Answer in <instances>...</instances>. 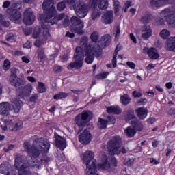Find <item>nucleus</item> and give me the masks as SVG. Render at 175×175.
<instances>
[{"label":"nucleus","mask_w":175,"mask_h":175,"mask_svg":"<svg viewBox=\"0 0 175 175\" xmlns=\"http://www.w3.org/2000/svg\"><path fill=\"white\" fill-rule=\"evenodd\" d=\"M51 159L47 154L44 155L40 160L36 161H26L23 155H17L15 157V167L18 170V175H34L31 171L32 167L40 169L43 165L47 166Z\"/></svg>","instance_id":"nucleus-1"},{"label":"nucleus","mask_w":175,"mask_h":175,"mask_svg":"<svg viewBox=\"0 0 175 175\" xmlns=\"http://www.w3.org/2000/svg\"><path fill=\"white\" fill-rule=\"evenodd\" d=\"M23 148L31 158L36 159L40 157V154H47L50 150V142L45 138H36L33 142V145L29 142H24Z\"/></svg>","instance_id":"nucleus-2"},{"label":"nucleus","mask_w":175,"mask_h":175,"mask_svg":"<svg viewBox=\"0 0 175 175\" xmlns=\"http://www.w3.org/2000/svg\"><path fill=\"white\" fill-rule=\"evenodd\" d=\"M42 9L45 14H40L38 17L39 21H42V23H48L51 25H54L65 17V13L57 15V8L54 6V3L50 0L44 1Z\"/></svg>","instance_id":"nucleus-3"},{"label":"nucleus","mask_w":175,"mask_h":175,"mask_svg":"<svg viewBox=\"0 0 175 175\" xmlns=\"http://www.w3.org/2000/svg\"><path fill=\"white\" fill-rule=\"evenodd\" d=\"M80 44L81 46H77L74 54V62H71L67 66L68 70H72V69H80L83 68L84 64V51L85 49L91 50L95 49L92 45L88 44V37H83L81 40Z\"/></svg>","instance_id":"nucleus-4"},{"label":"nucleus","mask_w":175,"mask_h":175,"mask_svg":"<svg viewBox=\"0 0 175 175\" xmlns=\"http://www.w3.org/2000/svg\"><path fill=\"white\" fill-rule=\"evenodd\" d=\"M107 150L111 155H120V154H126V148H121V137L113 136L107 143Z\"/></svg>","instance_id":"nucleus-5"},{"label":"nucleus","mask_w":175,"mask_h":175,"mask_svg":"<svg viewBox=\"0 0 175 175\" xmlns=\"http://www.w3.org/2000/svg\"><path fill=\"white\" fill-rule=\"evenodd\" d=\"M92 120V113L90 111H83L75 116V122L79 128H84Z\"/></svg>","instance_id":"nucleus-6"},{"label":"nucleus","mask_w":175,"mask_h":175,"mask_svg":"<svg viewBox=\"0 0 175 175\" xmlns=\"http://www.w3.org/2000/svg\"><path fill=\"white\" fill-rule=\"evenodd\" d=\"M98 163L97 167L98 170H107L110 167V163H109V159L105 152H100L98 156Z\"/></svg>","instance_id":"nucleus-7"},{"label":"nucleus","mask_w":175,"mask_h":175,"mask_svg":"<svg viewBox=\"0 0 175 175\" xmlns=\"http://www.w3.org/2000/svg\"><path fill=\"white\" fill-rule=\"evenodd\" d=\"M10 83L14 87H21V85H24V84H25V79H24V78L17 77V72L14 70L11 71Z\"/></svg>","instance_id":"nucleus-8"},{"label":"nucleus","mask_w":175,"mask_h":175,"mask_svg":"<svg viewBox=\"0 0 175 175\" xmlns=\"http://www.w3.org/2000/svg\"><path fill=\"white\" fill-rule=\"evenodd\" d=\"M79 142L81 144L84 146H88L92 140V134L87 130L85 129L80 135L78 136Z\"/></svg>","instance_id":"nucleus-9"},{"label":"nucleus","mask_w":175,"mask_h":175,"mask_svg":"<svg viewBox=\"0 0 175 175\" xmlns=\"http://www.w3.org/2000/svg\"><path fill=\"white\" fill-rule=\"evenodd\" d=\"M23 23L26 25H32L35 23L36 17L32 12V9L27 8L24 12Z\"/></svg>","instance_id":"nucleus-10"},{"label":"nucleus","mask_w":175,"mask_h":175,"mask_svg":"<svg viewBox=\"0 0 175 175\" xmlns=\"http://www.w3.org/2000/svg\"><path fill=\"white\" fill-rule=\"evenodd\" d=\"M5 125H10L9 126V130L11 131V132H16V131H20L21 128H23V125H24V123L23 122L19 121L18 122H13V120L10 119H3Z\"/></svg>","instance_id":"nucleus-11"},{"label":"nucleus","mask_w":175,"mask_h":175,"mask_svg":"<svg viewBox=\"0 0 175 175\" xmlns=\"http://www.w3.org/2000/svg\"><path fill=\"white\" fill-rule=\"evenodd\" d=\"M74 9L75 14L80 18H84L88 14V7L85 4L75 5Z\"/></svg>","instance_id":"nucleus-12"},{"label":"nucleus","mask_w":175,"mask_h":175,"mask_svg":"<svg viewBox=\"0 0 175 175\" xmlns=\"http://www.w3.org/2000/svg\"><path fill=\"white\" fill-rule=\"evenodd\" d=\"M95 54H97L98 57H99V53L95 50V48L92 49H88V48L85 49V55L86 57L85 59V62L86 64H92L94 62Z\"/></svg>","instance_id":"nucleus-13"},{"label":"nucleus","mask_w":175,"mask_h":175,"mask_svg":"<svg viewBox=\"0 0 175 175\" xmlns=\"http://www.w3.org/2000/svg\"><path fill=\"white\" fill-rule=\"evenodd\" d=\"M7 13L11 21L17 23V21L21 18V12L18 10L13 9L12 8H8L7 10Z\"/></svg>","instance_id":"nucleus-14"},{"label":"nucleus","mask_w":175,"mask_h":175,"mask_svg":"<svg viewBox=\"0 0 175 175\" xmlns=\"http://www.w3.org/2000/svg\"><path fill=\"white\" fill-rule=\"evenodd\" d=\"M94 158H95V155L94 154V152L91 150H87L83 154V162L86 165V167L91 166V164L94 161Z\"/></svg>","instance_id":"nucleus-15"},{"label":"nucleus","mask_w":175,"mask_h":175,"mask_svg":"<svg viewBox=\"0 0 175 175\" xmlns=\"http://www.w3.org/2000/svg\"><path fill=\"white\" fill-rule=\"evenodd\" d=\"M54 137L55 139V144L56 147L62 151H64V150L66 148V139L63 137H61V135H58L57 133H55Z\"/></svg>","instance_id":"nucleus-16"},{"label":"nucleus","mask_w":175,"mask_h":175,"mask_svg":"<svg viewBox=\"0 0 175 175\" xmlns=\"http://www.w3.org/2000/svg\"><path fill=\"white\" fill-rule=\"evenodd\" d=\"M167 2H169V0H150V5L152 9L157 10V9L162 8V6H165Z\"/></svg>","instance_id":"nucleus-17"},{"label":"nucleus","mask_w":175,"mask_h":175,"mask_svg":"<svg viewBox=\"0 0 175 175\" xmlns=\"http://www.w3.org/2000/svg\"><path fill=\"white\" fill-rule=\"evenodd\" d=\"M111 43V37L109 34H105L101 37L100 40L98 42L100 47L106 49L107 46H110Z\"/></svg>","instance_id":"nucleus-18"},{"label":"nucleus","mask_w":175,"mask_h":175,"mask_svg":"<svg viewBox=\"0 0 175 175\" xmlns=\"http://www.w3.org/2000/svg\"><path fill=\"white\" fill-rule=\"evenodd\" d=\"M32 94V86L31 85H26L22 88V91L19 93V96L22 98H28Z\"/></svg>","instance_id":"nucleus-19"},{"label":"nucleus","mask_w":175,"mask_h":175,"mask_svg":"<svg viewBox=\"0 0 175 175\" xmlns=\"http://www.w3.org/2000/svg\"><path fill=\"white\" fill-rule=\"evenodd\" d=\"M135 113L137 117L140 118V120H145L146 118H147L148 110L147 109V108L141 107L135 109Z\"/></svg>","instance_id":"nucleus-20"},{"label":"nucleus","mask_w":175,"mask_h":175,"mask_svg":"<svg viewBox=\"0 0 175 175\" xmlns=\"http://www.w3.org/2000/svg\"><path fill=\"white\" fill-rule=\"evenodd\" d=\"M142 38L144 40H148L152 36V29L148 26L142 27Z\"/></svg>","instance_id":"nucleus-21"},{"label":"nucleus","mask_w":175,"mask_h":175,"mask_svg":"<svg viewBox=\"0 0 175 175\" xmlns=\"http://www.w3.org/2000/svg\"><path fill=\"white\" fill-rule=\"evenodd\" d=\"M113 11H107L103 14L102 20L104 24H111V23H113Z\"/></svg>","instance_id":"nucleus-22"},{"label":"nucleus","mask_w":175,"mask_h":175,"mask_svg":"<svg viewBox=\"0 0 175 175\" xmlns=\"http://www.w3.org/2000/svg\"><path fill=\"white\" fill-rule=\"evenodd\" d=\"M124 121L129 122L131 120H136V115H135V110L128 109L124 111Z\"/></svg>","instance_id":"nucleus-23"},{"label":"nucleus","mask_w":175,"mask_h":175,"mask_svg":"<svg viewBox=\"0 0 175 175\" xmlns=\"http://www.w3.org/2000/svg\"><path fill=\"white\" fill-rule=\"evenodd\" d=\"M10 111V103L5 102L0 104V114L1 116H8Z\"/></svg>","instance_id":"nucleus-24"},{"label":"nucleus","mask_w":175,"mask_h":175,"mask_svg":"<svg viewBox=\"0 0 175 175\" xmlns=\"http://www.w3.org/2000/svg\"><path fill=\"white\" fill-rule=\"evenodd\" d=\"M107 112L109 113V114L118 115L122 113V109H121V107L118 105H112L107 108Z\"/></svg>","instance_id":"nucleus-25"},{"label":"nucleus","mask_w":175,"mask_h":175,"mask_svg":"<svg viewBox=\"0 0 175 175\" xmlns=\"http://www.w3.org/2000/svg\"><path fill=\"white\" fill-rule=\"evenodd\" d=\"M148 55L150 59H158L160 57L158 50L154 47H150L148 49Z\"/></svg>","instance_id":"nucleus-26"},{"label":"nucleus","mask_w":175,"mask_h":175,"mask_svg":"<svg viewBox=\"0 0 175 175\" xmlns=\"http://www.w3.org/2000/svg\"><path fill=\"white\" fill-rule=\"evenodd\" d=\"M23 103L21 100L15 98L12 103V109L16 114L20 113V110H21V107L23 106Z\"/></svg>","instance_id":"nucleus-27"},{"label":"nucleus","mask_w":175,"mask_h":175,"mask_svg":"<svg viewBox=\"0 0 175 175\" xmlns=\"http://www.w3.org/2000/svg\"><path fill=\"white\" fill-rule=\"evenodd\" d=\"M166 49L168 51H175V37H170L167 40Z\"/></svg>","instance_id":"nucleus-28"},{"label":"nucleus","mask_w":175,"mask_h":175,"mask_svg":"<svg viewBox=\"0 0 175 175\" xmlns=\"http://www.w3.org/2000/svg\"><path fill=\"white\" fill-rule=\"evenodd\" d=\"M70 23L72 25H74L75 27H79V25H81V27H84V22H82L80 20V18L76 16L71 17Z\"/></svg>","instance_id":"nucleus-29"},{"label":"nucleus","mask_w":175,"mask_h":175,"mask_svg":"<svg viewBox=\"0 0 175 175\" xmlns=\"http://www.w3.org/2000/svg\"><path fill=\"white\" fill-rule=\"evenodd\" d=\"M124 133L128 137H133L136 135V131L132 128V126H128L125 131Z\"/></svg>","instance_id":"nucleus-30"},{"label":"nucleus","mask_w":175,"mask_h":175,"mask_svg":"<svg viewBox=\"0 0 175 175\" xmlns=\"http://www.w3.org/2000/svg\"><path fill=\"white\" fill-rule=\"evenodd\" d=\"M36 90L39 94H44L46 91H47V88H46V85L43 82H38Z\"/></svg>","instance_id":"nucleus-31"},{"label":"nucleus","mask_w":175,"mask_h":175,"mask_svg":"<svg viewBox=\"0 0 175 175\" xmlns=\"http://www.w3.org/2000/svg\"><path fill=\"white\" fill-rule=\"evenodd\" d=\"M98 122L100 129H106L107 128V124H109V121H107V120L99 118Z\"/></svg>","instance_id":"nucleus-32"},{"label":"nucleus","mask_w":175,"mask_h":175,"mask_svg":"<svg viewBox=\"0 0 175 175\" xmlns=\"http://www.w3.org/2000/svg\"><path fill=\"white\" fill-rule=\"evenodd\" d=\"M151 20H152V14H146L141 18V21L143 24H148Z\"/></svg>","instance_id":"nucleus-33"},{"label":"nucleus","mask_w":175,"mask_h":175,"mask_svg":"<svg viewBox=\"0 0 175 175\" xmlns=\"http://www.w3.org/2000/svg\"><path fill=\"white\" fill-rule=\"evenodd\" d=\"M98 8L102 10H106L109 8V0H99Z\"/></svg>","instance_id":"nucleus-34"},{"label":"nucleus","mask_w":175,"mask_h":175,"mask_svg":"<svg viewBox=\"0 0 175 175\" xmlns=\"http://www.w3.org/2000/svg\"><path fill=\"white\" fill-rule=\"evenodd\" d=\"M120 102L124 106H128L131 103V98L128 95H124L120 97Z\"/></svg>","instance_id":"nucleus-35"},{"label":"nucleus","mask_w":175,"mask_h":175,"mask_svg":"<svg viewBox=\"0 0 175 175\" xmlns=\"http://www.w3.org/2000/svg\"><path fill=\"white\" fill-rule=\"evenodd\" d=\"M90 40L92 43H98V40H99V32H92L90 35Z\"/></svg>","instance_id":"nucleus-36"},{"label":"nucleus","mask_w":175,"mask_h":175,"mask_svg":"<svg viewBox=\"0 0 175 175\" xmlns=\"http://www.w3.org/2000/svg\"><path fill=\"white\" fill-rule=\"evenodd\" d=\"M68 98V94L64 92H59L53 96L55 100H59V99H64Z\"/></svg>","instance_id":"nucleus-37"},{"label":"nucleus","mask_w":175,"mask_h":175,"mask_svg":"<svg viewBox=\"0 0 175 175\" xmlns=\"http://www.w3.org/2000/svg\"><path fill=\"white\" fill-rule=\"evenodd\" d=\"M159 35L161 39H167L170 36V31L167 29H163L160 31Z\"/></svg>","instance_id":"nucleus-38"},{"label":"nucleus","mask_w":175,"mask_h":175,"mask_svg":"<svg viewBox=\"0 0 175 175\" xmlns=\"http://www.w3.org/2000/svg\"><path fill=\"white\" fill-rule=\"evenodd\" d=\"M42 33V28L40 27H36L33 33V38L38 39Z\"/></svg>","instance_id":"nucleus-39"},{"label":"nucleus","mask_w":175,"mask_h":175,"mask_svg":"<svg viewBox=\"0 0 175 175\" xmlns=\"http://www.w3.org/2000/svg\"><path fill=\"white\" fill-rule=\"evenodd\" d=\"M83 28L84 27L81 26V25L77 26L74 29V32L77 33V35H84V31L83 30Z\"/></svg>","instance_id":"nucleus-40"},{"label":"nucleus","mask_w":175,"mask_h":175,"mask_svg":"<svg viewBox=\"0 0 175 175\" xmlns=\"http://www.w3.org/2000/svg\"><path fill=\"white\" fill-rule=\"evenodd\" d=\"M66 8V3L64 1L57 3V9L59 12H62Z\"/></svg>","instance_id":"nucleus-41"},{"label":"nucleus","mask_w":175,"mask_h":175,"mask_svg":"<svg viewBox=\"0 0 175 175\" xmlns=\"http://www.w3.org/2000/svg\"><path fill=\"white\" fill-rule=\"evenodd\" d=\"M10 66H12L10 61L9 59H5L3 66V70H5V72L9 70L10 69Z\"/></svg>","instance_id":"nucleus-42"},{"label":"nucleus","mask_w":175,"mask_h":175,"mask_svg":"<svg viewBox=\"0 0 175 175\" xmlns=\"http://www.w3.org/2000/svg\"><path fill=\"white\" fill-rule=\"evenodd\" d=\"M107 76H109V72L98 73L96 75V79L98 80H103V79H106Z\"/></svg>","instance_id":"nucleus-43"},{"label":"nucleus","mask_w":175,"mask_h":175,"mask_svg":"<svg viewBox=\"0 0 175 175\" xmlns=\"http://www.w3.org/2000/svg\"><path fill=\"white\" fill-rule=\"evenodd\" d=\"M38 59H40V61H43L46 55L44 54V49H40L38 51Z\"/></svg>","instance_id":"nucleus-44"},{"label":"nucleus","mask_w":175,"mask_h":175,"mask_svg":"<svg viewBox=\"0 0 175 175\" xmlns=\"http://www.w3.org/2000/svg\"><path fill=\"white\" fill-rule=\"evenodd\" d=\"M39 99V94H34L31 96H30L29 99V102H31L33 103H36V100Z\"/></svg>","instance_id":"nucleus-45"},{"label":"nucleus","mask_w":175,"mask_h":175,"mask_svg":"<svg viewBox=\"0 0 175 175\" xmlns=\"http://www.w3.org/2000/svg\"><path fill=\"white\" fill-rule=\"evenodd\" d=\"M6 40L7 42H10V43H13V42H15L16 37L14 34H8L6 36Z\"/></svg>","instance_id":"nucleus-46"},{"label":"nucleus","mask_w":175,"mask_h":175,"mask_svg":"<svg viewBox=\"0 0 175 175\" xmlns=\"http://www.w3.org/2000/svg\"><path fill=\"white\" fill-rule=\"evenodd\" d=\"M131 6H132V1L129 0L126 1V2L124 3V13H126V12H128V10L131 8Z\"/></svg>","instance_id":"nucleus-47"},{"label":"nucleus","mask_w":175,"mask_h":175,"mask_svg":"<svg viewBox=\"0 0 175 175\" xmlns=\"http://www.w3.org/2000/svg\"><path fill=\"white\" fill-rule=\"evenodd\" d=\"M116 39H120L121 36V29H120V26L118 25L116 27V33H114Z\"/></svg>","instance_id":"nucleus-48"},{"label":"nucleus","mask_w":175,"mask_h":175,"mask_svg":"<svg viewBox=\"0 0 175 175\" xmlns=\"http://www.w3.org/2000/svg\"><path fill=\"white\" fill-rule=\"evenodd\" d=\"M33 29L32 27H26L23 29V32L25 35V36H29L31 33H32Z\"/></svg>","instance_id":"nucleus-49"},{"label":"nucleus","mask_w":175,"mask_h":175,"mask_svg":"<svg viewBox=\"0 0 175 175\" xmlns=\"http://www.w3.org/2000/svg\"><path fill=\"white\" fill-rule=\"evenodd\" d=\"M100 16V12L98 11L94 10L92 14V20H96L98 18V17Z\"/></svg>","instance_id":"nucleus-50"},{"label":"nucleus","mask_w":175,"mask_h":175,"mask_svg":"<svg viewBox=\"0 0 175 175\" xmlns=\"http://www.w3.org/2000/svg\"><path fill=\"white\" fill-rule=\"evenodd\" d=\"M107 121H108V124L109 122V124H111V125H114V124H116V118L113 116H109L107 117Z\"/></svg>","instance_id":"nucleus-51"},{"label":"nucleus","mask_w":175,"mask_h":175,"mask_svg":"<svg viewBox=\"0 0 175 175\" xmlns=\"http://www.w3.org/2000/svg\"><path fill=\"white\" fill-rule=\"evenodd\" d=\"M133 96L134 98H142V96H143V94L135 90L133 92Z\"/></svg>","instance_id":"nucleus-52"},{"label":"nucleus","mask_w":175,"mask_h":175,"mask_svg":"<svg viewBox=\"0 0 175 175\" xmlns=\"http://www.w3.org/2000/svg\"><path fill=\"white\" fill-rule=\"evenodd\" d=\"M111 163L112 165L114 166V167H117V166L118 165V162L117 161V159H116V157H111Z\"/></svg>","instance_id":"nucleus-53"},{"label":"nucleus","mask_w":175,"mask_h":175,"mask_svg":"<svg viewBox=\"0 0 175 175\" xmlns=\"http://www.w3.org/2000/svg\"><path fill=\"white\" fill-rule=\"evenodd\" d=\"M62 66H57L54 67L53 72H55V73H61V72H62Z\"/></svg>","instance_id":"nucleus-54"},{"label":"nucleus","mask_w":175,"mask_h":175,"mask_svg":"<svg viewBox=\"0 0 175 175\" xmlns=\"http://www.w3.org/2000/svg\"><path fill=\"white\" fill-rule=\"evenodd\" d=\"M126 64L129 68H130V69H135L136 68V64L133 62H126Z\"/></svg>","instance_id":"nucleus-55"},{"label":"nucleus","mask_w":175,"mask_h":175,"mask_svg":"<svg viewBox=\"0 0 175 175\" xmlns=\"http://www.w3.org/2000/svg\"><path fill=\"white\" fill-rule=\"evenodd\" d=\"M1 24L3 25V27H5V28H8L10 25V22L4 19L1 22Z\"/></svg>","instance_id":"nucleus-56"},{"label":"nucleus","mask_w":175,"mask_h":175,"mask_svg":"<svg viewBox=\"0 0 175 175\" xmlns=\"http://www.w3.org/2000/svg\"><path fill=\"white\" fill-rule=\"evenodd\" d=\"M60 57L62 62H68V59H69V55H68L67 53H65Z\"/></svg>","instance_id":"nucleus-57"},{"label":"nucleus","mask_w":175,"mask_h":175,"mask_svg":"<svg viewBox=\"0 0 175 175\" xmlns=\"http://www.w3.org/2000/svg\"><path fill=\"white\" fill-rule=\"evenodd\" d=\"M112 65L113 68L117 67V55H113Z\"/></svg>","instance_id":"nucleus-58"},{"label":"nucleus","mask_w":175,"mask_h":175,"mask_svg":"<svg viewBox=\"0 0 175 175\" xmlns=\"http://www.w3.org/2000/svg\"><path fill=\"white\" fill-rule=\"evenodd\" d=\"M122 46L120 45L119 44L116 46L115 49V51L113 53V55H118V52L120 51Z\"/></svg>","instance_id":"nucleus-59"},{"label":"nucleus","mask_w":175,"mask_h":175,"mask_svg":"<svg viewBox=\"0 0 175 175\" xmlns=\"http://www.w3.org/2000/svg\"><path fill=\"white\" fill-rule=\"evenodd\" d=\"M138 122H137V121H136V120H132L131 122V124L132 125V126H133V129H135V131H136V128H137V126H138Z\"/></svg>","instance_id":"nucleus-60"},{"label":"nucleus","mask_w":175,"mask_h":175,"mask_svg":"<svg viewBox=\"0 0 175 175\" xmlns=\"http://www.w3.org/2000/svg\"><path fill=\"white\" fill-rule=\"evenodd\" d=\"M42 44H43V40H37L34 42V46H36V47H40Z\"/></svg>","instance_id":"nucleus-61"},{"label":"nucleus","mask_w":175,"mask_h":175,"mask_svg":"<svg viewBox=\"0 0 175 175\" xmlns=\"http://www.w3.org/2000/svg\"><path fill=\"white\" fill-rule=\"evenodd\" d=\"M10 5H12V3L10 1H5L3 2V9H8V8H9V6H10Z\"/></svg>","instance_id":"nucleus-62"},{"label":"nucleus","mask_w":175,"mask_h":175,"mask_svg":"<svg viewBox=\"0 0 175 175\" xmlns=\"http://www.w3.org/2000/svg\"><path fill=\"white\" fill-rule=\"evenodd\" d=\"M145 103H147V99L144 98H141L138 101V105H145Z\"/></svg>","instance_id":"nucleus-63"},{"label":"nucleus","mask_w":175,"mask_h":175,"mask_svg":"<svg viewBox=\"0 0 175 175\" xmlns=\"http://www.w3.org/2000/svg\"><path fill=\"white\" fill-rule=\"evenodd\" d=\"M8 170H6V167L3 166V165H0V173H7Z\"/></svg>","instance_id":"nucleus-64"}]
</instances>
